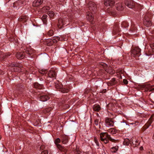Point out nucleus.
Masks as SVG:
<instances>
[{
	"label": "nucleus",
	"instance_id": "nucleus-47",
	"mask_svg": "<svg viewBox=\"0 0 154 154\" xmlns=\"http://www.w3.org/2000/svg\"><path fill=\"white\" fill-rule=\"evenodd\" d=\"M134 141L135 143V146H137L139 145L140 142L137 140H134Z\"/></svg>",
	"mask_w": 154,
	"mask_h": 154
},
{
	"label": "nucleus",
	"instance_id": "nucleus-50",
	"mask_svg": "<svg viewBox=\"0 0 154 154\" xmlns=\"http://www.w3.org/2000/svg\"><path fill=\"white\" fill-rule=\"evenodd\" d=\"M123 82L125 85H127L128 83V81L126 79H124L123 80Z\"/></svg>",
	"mask_w": 154,
	"mask_h": 154
},
{
	"label": "nucleus",
	"instance_id": "nucleus-10",
	"mask_svg": "<svg viewBox=\"0 0 154 154\" xmlns=\"http://www.w3.org/2000/svg\"><path fill=\"white\" fill-rule=\"evenodd\" d=\"M94 13L88 12L86 13L87 19L91 24H94V16H93L92 14Z\"/></svg>",
	"mask_w": 154,
	"mask_h": 154
},
{
	"label": "nucleus",
	"instance_id": "nucleus-32",
	"mask_svg": "<svg viewBox=\"0 0 154 154\" xmlns=\"http://www.w3.org/2000/svg\"><path fill=\"white\" fill-rule=\"evenodd\" d=\"M153 86L150 85H145L146 88H147L146 91H149V92L154 91V88H152Z\"/></svg>",
	"mask_w": 154,
	"mask_h": 154
},
{
	"label": "nucleus",
	"instance_id": "nucleus-54",
	"mask_svg": "<svg viewBox=\"0 0 154 154\" xmlns=\"http://www.w3.org/2000/svg\"><path fill=\"white\" fill-rule=\"evenodd\" d=\"M150 46L152 49H154V43L151 44L150 45Z\"/></svg>",
	"mask_w": 154,
	"mask_h": 154
},
{
	"label": "nucleus",
	"instance_id": "nucleus-25",
	"mask_svg": "<svg viewBox=\"0 0 154 154\" xmlns=\"http://www.w3.org/2000/svg\"><path fill=\"white\" fill-rule=\"evenodd\" d=\"M33 86L34 88L38 89H42L44 86L43 84H39L37 82L34 83Z\"/></svg>",
	"mask_w": 154,
	"mask_h": 154
},
{
	"label": "nucleus",
	"instance_id": "nucleus-53",
	"mask_svg": "<svg viewBox=\"0 0 154 154\" xmlns=\"http://www.w3.org/2000/svg\"><path fill=\"white\" fill-rule=\"evenodd\" d=\"M101 65L103 66V68H105L107 66V65L104 63H102Z\"/></svg>",
	"mask_w": 154,
	"mask_h": 154
},
{
	"label": "nucleus",
	"instance_id": "nucleus-61",
	"mask_svg": "<svg viewBox=\"0 0 154 154\" xmlns=\"http://www.w3.org/2000/svg\"><path fill=\"white\" fill-rule=\"evenodd\" d=\"M39 79L41 81H43L44 80V79L42 78H40Z\"/></svg>",
	"mask_w": 154,
	"mask_h": 154
},
{
	"label": "nucleus",
	"instance_id": "nucleus-29",
	"mask_svg": "<svg viewBox=\"0 0 154 154\" xmlns=\"http://www.w3.org/2000/svg\"><path fill=\"white\" fill-rule=\"evenodd\" d=\"M105 71L107 73L110 74H113L115 73V71L111 67H109L105 69Z\"/></svg>",
	"mask_w": 154,
	"mask_h": 154
},
{
	"label": "nucleus",
	"instance_id": "nucleus-42",
	"mask_svg": "<svg viewBox=\"0 0 154 154\" xmlns=\"http://www.w3.org/2000/svg\"><path fill=\"white\" fill-rule=\"evenodd\" d=\"M24 2V0H19L17 2H16L15 4H17L19 6H21L23 4Z\"/></svg>",
	"mask_w": 154,
	"mask_h": 154
},
{
	"label": "nucleus",
	"instance_id": "nucleus-52",
	"mask_svg": "<svg viewBox=\"0 0 154 154\" xmlns=\"http://www.w3.org/2000/svg\"><path fill=\"white\" fill-rule=\"evenodd\" d=\"M106 92V89H103L101 91L100 93H105Z\"/></svg>",
	"mask_w": 154,
	"mask_h": 154
},
{
	"label": "nucleus",
	"instance_id": "nucleus-35",
	"mask_svg": "<svg viewBox=\"0 0 154 154\" xmlns=\"http://www.w3.org/2000/svg\"><path fill=\"white\" fill-rule=\"evenodd\" d=\"M47 17L48 16L46 14H44L42 18V20L44 24H46Z\"/></svg>",
	"mask_w": 154,
	"mask_h": 154
},
{
	"label": "nucleus",
	"instance_id": "nucleus-56",
	"mask_svg": "<svg viewBox=\"0 0 154 154\" xmlns=\"http://www.w3.org/2000/svg\"><path fill=\"white\" fill-rule=\"evenodd\" d=\"M80 152H81L80 151L77 150L76 151V153H75V154H80Z\"/></svg>",
	"mask_w": 154,
	"mask_h": 154
},
{
	"label": "nucleus",
	"instance_id": "nucleus-55",
	"mask_svg": "<svg viewBox=\"0 0 154 154\" xmlns=\"http://www.w3.org/2000/svg\"><path fill=\"white\" fill-rule=\"evenodd\" d=\"M4 74V71L0 69V74L2 75L3 74Z\"/></svg>",
	"mask_w": 154,
	"mask_h": 154
},
{
	"label": "nucleus",
	"instance_id": "nucleus-38",
	"mask_svg": "<svg viewBox=\"0 0 154 154\" xmlns=\"http://www.w3.org/2000/svg\"><path fill=\"white\" fill-rule=\"evenodd\" d=\"M50 9V8L49 6H45L43 7L42 8V11L44 12H46Z\"/></svg>",
	"mask_w": 154,
	"mask_h": 154
},
{
	"label": "nucleus",
	"instance_id": "nucleus-7",
	"mask_svg": "<svg viewBox=\"0 0 154 154\" xmlns=\"http://www.w3.org/2000/svg\"><path fill=\"white\" fill-rule=\"evenodd\" d=\"M89 10L92 12L95 13L97 11V8L96 4L92 1L89 2L88 4Z\"/></svg>",
	"mask_w": 154,
	"mask_h": 154
},
{
	"label": "nucleus",
	"instance_id": "nucleus-63",
	"mask_svg": "<svg viewBox=\"0 0 154 154\" xmlns=\"http://www.w3.org/2000/svg\"><path fill=\"white\" fill-rule=\"evenodd\" d=\"M97 115L98 116V114L97 113H96Z\"/></svg>",
	"mask_w": 154,
	"mask_h": 154
},
{
	"label": "nucleus",
	"instance_id": "nucleus-60",
	"mask_svg": "<svg viewBox=\"0 0 154 154\" xmlns=\"http://www.w3.org/2000/svg\"><path fill=\"white\" fill-rule=\"evenodd\" d=\"M143 147L142 146H141L140 148V149L141 150H143Z\"/></svg>",
	"mask_w": 154,
	"mask_h": 154
},
{
	"label": "nucleus",
	"instance_id": "nucleus-43",
	"mask_svg": "<svg viewBox=\"0 0 154 154\" xmlns=\"http://www.w3.org/2000/svg\"><path fill=\"white\" fill-rule=\"evenodd\" d=\"M134 139L132 138L131 140V144H130L131 145V146H133L134 147H135V143H134Z\"/></svg>",
	"mask_w": 154,
	"mask_h": 154
},
{
	"label": "nucleus",
	"instance_id": "nucleus-5",
	"mask_svg": "<svg viewBox=\"0 0 154 154\" xmlns=\"http://www.w3.org/2000/svg\"><path fill=\"white\" fill-rule=\"evenodd\" d=\"M9 66L13 68L12 71L15 72H20L21 71L20 65L17 63L13 62L10 64Z\"/></svg>",
	"mask_w": 154,
	"mask_h": 154
},
{
	"label": "nucleus",
	"instance_id": "nucleus-59",
	"mask_svg": "<svg viewBox=\"0 0 154 154\" xmlns=\"http://www.w3.org/2000/svg\"><path fill=\"white\" fill-rule=\"evenodd\" d=\"M11 55V54L9 53H7L6 55V56L7 57H9V56H10Z\"/></svg>",
	"mask_w": 154,
	"mask_h": 154
},
{
	"label": "nucleus",
	"instance_id": "nucleus-18",
	"mask_svg": "<svg viewBox=\"0 0 154 154\" xmlns=\"http://www.w3.org/2000/svg\"><path fill=\"white\" fill-rule=\"evenodd\" d=\"M26 54L25 52H18L17 53L16 56L17 58L19 59H22L26 57Z\"/></svg>",
	"mask_w": 154,
	"mask_h": 154
},
{
	"label": "nucleus",
	"instance_id": "nucleus-21",
	"mask_svg": "<svg viewBox=\"0 0 154 154\" xmlns=\"http://www.w3.org/2000/svg\"><path fill=\"white\" fill-rule=\"evenodd\" d=\"M57 148L61 152H63L64 154H66L67 151V149H66L65 147H64L61 145H58V146L57 147Z\"/></svg>",
	"mask_w": 154,
	"mask_h": 154
},
{
	"label": "nucleus",
	"instance_id": "nucleus-26",
	"mask_svg": "<svg viewBox=\"0 0 154 154\" xmlns=\"http://www.w3.org/2000/svg\"><path fill=\"white\" fill-rule=\"evenodd\" d=\"M116 8L117 10L121 11L124 9V6L121 3H118L116 4Z\"/></svg>",
	"mask_w": 154,
	"mask_h": 154
},
{
	"label": "nucleus",
	"instance_id": "nucleus-41",
	"mask_svg": "<svg viewBox=\"0 0 154 154\" xmlns=\"http://www.w3.org/2000/svg\"><path fill=\"white\" fill-rule=\"evenodd\" d=\"M119 147L117 146H116L115 147H112L111 149L112 150V151L113 152H116V151H117Z\"/></svg>",
	"mask_w": 154,
	"mask_h": 154
},
{
	"label": "nucleus",
	"instance_id": "nucleus-31",
	"mask_svg": "<svg viewBox=\"0 0 154 154\" xmlns=\"http://www.w3.org/2000/svg\"><path fill=\"white\" fill-rule=\"evenodd\" d=\"M131 140H130L128 138H126L124 139L123 142V144L125 146H128L129 144H131Z\"/></svg>",
	"mask_w": 154,
	"mask_h": 154
},
{
	"label": "nucleus",
	"instance_id": "nucleus-2",
	"mask_svg": "<svg viewBox=\"0 0 154 154\" xmlns=\"http://www.w3.org/2000/svg\"><path fill=\"white\" fill-rule=\"evenodd\" d=\"M152 16L151 12H149L146 13L143 20V23L145 26L149 27L151 25V19Z\"/></svg>",
	"mask_w": 154,
	"mask_h": 154
},
{
	"label": "nucleus",
	"instance_id": "nucleus-17",
	"mask_svg": "<svg viewBox=\"0 0 154 154\" xmlns=\"http://www.w3.org/2000/svg\"><path fill=\"white\" fill-rule=\"evenodd\" d=\"M137 31V28L135 27V25L133 23H131V28L130 29L131 34L133 35L136 34Z\"/></svg>",
	"mask_w": 154,
	"mask_h": 154
},
{
	"label": "nucleus",
	"instance_id": "nucleus-64",
	"mask_svg": "<svg viewBox=\"0 0 154 154\" xmlns=\"http://www.w3.org/2000/svg\"><path fill=\"white\" fill-rule=\"evenodd\" d=\"M152 36V38H154V35Z\"/></svg>",
	"mask_w": 154,
	"mask_h": 154
},
{
	"label": "nucleus",
	"instance_id": "nucleus-48",
	"mask_svg": "<svg viewBox=\"0 0 154 154\" xmlns=\"http://www.w3.org/2000/svg\"><path fill=\"white\" fill-rule=\"evenodd\" d=\"M99 119H96L94 120V124L96 125L97 126L98 125Z\"/></svg>",
	"mask_w": 154,
	"mask_h": 154
},
{
	"label": "nucleus",
	"instance_id": "nucleus-3",
	"mask_svg": "<svg viewBox=\"0 0 154 154\" xmlns=\"http://www.w3.org/2000/svg\"><path fill=\"white\" fill-rule=\"evenodd\" d=\"M154 120V114H152L150 118H149L148 121L141 128L140 130L141 133H143L145 131L146 129L149 128L151 125V124Z\"/></svg>",
	"mask_w": 154,
	"mask_h": 154
},
{
	"label": "nucleus",
	"instance_id": "nucleus-12",
	"mask_svg": "<svg viewBox=\"0 0 154 154\" xmlns=\"http://www.w3.org/2000/svg\"><path fill=\"white\" fill-rule=\"evenodd\" d=\"M69 139L68 136L65 134L62 135L61 137L62 143L64 144H66L68 142Z\"/></svg>",
	"mask_w": 154,
	"mask_h": 154
},
{
	"label": "nucleus",
	"instance_id": "nucleus-33",
	"mask_svg": "<svg viewBox=\"0 0 154 154\" xmlns=\"http://www.w3.org/2000/svg\"><path fill=\"white\" fill-rule=\"evenodd\" d=\"M54 34V32L53 30L50 29L47 32L46 35L49 37L53 36Z\"/></svg>",
	"mask_w": 154,
	"mask_h": 154
},
{
	"label": "nucleus",
	"instance_id": "nucleus-40",
	"mask_svg": "<svg viewBox=\"0 0 154 154\" xmlns=\"http://www.w3.org/2000/svg\"><path fill=\"white\" fill-rule=\"evenodd\" d=\"M48 14L51 18H53L54 15V13L52 11H48Z\"/></svg>",
	"mask_w": 154,
	"mask_h": 154
},
{
	"label": "nucleus",
	"instance_id": "nucleus-8",
	"mask_svg": "<svg viewBox=\"0 0 154 154\" xmlns=\"http://www.w3.org/2000/svg\"><path fill=\"white\" fill-rule=\"evenodd\" d=\"M141 50L138 47H136L132 49L131 53L135 57H139L141 54Z\"/></svg>",
	"mask_w": 154,
	"mask_h": 154
},
{
	"label": "nucleus",
	"instance_id": "nucleus-39",
	"mask_svg": "<svg viewBox=\"0 0 154 154\" xmlns=\"http://www.w3.org/2000/svg\"><path fill=\"white\" fill-rule=\"evenodd\" d=\"M109 131L112 134H115L118 131L114 128H112L109 129Z\"/></svg>",
	"mask_w": 154,
	"mask_h": 154
},
{
	"label": "nucleus",
	"instance_id": "nucleus-27",
	"mask_svg": "<svg viewBox=\"0 0 154 154\" xmlns=\"http://www.w3.org/2000/svg\"><path fill=\"white\" fill-rule=\"evenodd\" d=\"M117 83V81L116 80V79L113 78L109 81L107 82V85L109 86H112L115 85Z\"/></svg>",
	"mask_w": 154,
	"mask_h": 154
},
{
	"label": "nucleus",
	"instance_id": "nucleus-57",
	"mask_svg": "<svg viewBox=\"0 0 154 154\" xmlns=\"http://www.w3.org/2000/svg\"><path fill=\"white\" fill-rule=\"evenodd\" d=\"M152 151L151 150L149 151L147 153V154H152Z\"/></svg>",
	"mask_w": 154,
	"mask_h": 154
},
{
	"label": "nucleus",
	"instance_id": "nucleus-16",
	"mask_svg": "<svg viewBox=\"0 0 154 154\" xmlns=\"http://www.w3.org/2000/svg\"><path fill=\"white\" fill-rule=\"evenodd\" d=\"M48 78H53L56 79L57 75V73L55 71L53 70H50L48 72Z\"/></svg>",
	"mask_w": 154,
	"mask_h": 154
},
{
	"label": "nucleus",
	"instance_id": "nucleus-24",
	"mask_svg": "<svg viewBox=\"0 0 154 154\" xmlns=\"http://www.w3.org/2000/svg\"><path fill=\"white\" fill-rule=\"evenodd\" d=\"M43 2V0H35L33 2V5L34 6L38 7L42 5Z\"/></svg>",
	"mask_w": 154,
	"mask_h": 154
},
{
	"label": "nucleus",
	"instance_id": "nucleus-6",
	"mask_svg": "<svg viewBox=\"0 0 154 154\" xmlns=\"http://www.w3.org/2000/svg\"><path fill=\"white\" fill-rule=\"evenodd\" d=\"M100 139L101 141L103 142L104 143L107 144L109 143L108 140H104V138L108 137V138L111 139V136L107 132H102L100 134Z\"/></svg>",
	"mask_w": 154,
	"mask_h": 154
},
{
	"label": "nucleus",
	"instance_id": "nucleus-22",
	"mask_svg": "<svg viewBox=\"0 0 154 154\" xmlns=\"http://www.w3.org/2000/svg\"><path fill=\"white\" fill-rule=\"evenodd\" d=\"M92 109L94 111L99 112L101 109V107L98 104H95L92 106Z\"/></svg>",
	"mask_w": 154,
	"mask_h": 154
},
{
	"label": "nucleus",
	"instance_id": "nucleus-46",
	"mask_svg": "<svg viewBox=\"0 0 154 154\" xmlns=\"http://www.w3.org/2000/svg\"><path fill=\"white\" fill-rule=\"evenodd\" d=\"M52 108L51 107H48V108L45 109V111L47 112H50L52 110Z\"/></svg>",
	"mask_w": 154,
	"mask_h": 154
},
{
	"label": "nucleus",
	"instance_id": "nucleus-14",
	"mask_svg": "<svg viewBox=\"0 0 154 154\" xmlns=\"http://www.w3.org/2000/svg\"><path fill=\"white\" fill-rule=\"evenodd\" d=\"M46 44L48 46H51L54 44L56 43L57 41L56 40L55 37L53 39H48L45 42Z\"/></svg>",
	"mask_w": 154,
	"mask_h": 154
},
{
	"label": "nucleus",
	"instance_id": "nucleus-1",
	"mask_svg": "<svg viewBox=\"0 0 154 154\" xmlns=\"http://www.w3.org/2000/svg\"><path fill=\"white\" fill-rule=\"evenodd\" d=\"M71 20V19L69 18V17L68 16L66 17H65L59 18L57 25L59 29H61L63 28L64 25L65 24L68 25L69 23Z\"/></svg>",
	"mask_w": 154,
	"mask_h": 154
},
{
	"label": "nucleus",
	"instance_id": "nucleus-11",
	"mask_svg": "<svg viewBox=\"0 0 154 154\" xmlns=\"http://www.w3.org/2000/svg\"><path fill=\"white\" fill-rule=\"evenodd\" d=\"M125 5L128 8H133L134 7V2L132 0H125Z\"/></svg>",
	"mask_w": 154,
	"mask_h": 154
},
{
	"label": "nucleus",
	"instance_id": "nucleus-45",
	"mask_svg": "<svg viewBox=\"0 0 154 154\" xmlns=\"http://www.w3.org/2000/svg\"><path fill=\"white\" fill-rule=\"evenodd\" d=\"M47 71L46 70L42 69L39 71V72L41 74H44L46 73Z\"/></svg>",
	"mask_w": 154,
	"mask_h": 154
},
{
	"label": "nucleus",
	"instance_id": "nucleus-44",
	"mask_svg": "<svg viewBox=\"0 0 154 154\" xmlns=\"http://www.w3.org/2000/svg\"><path fill=\"white\" fill-rule=\"evenodd\" d=\"M62 107L64 109H66L69 107V105L68 104H64L63 105Z\"/></svg>",
	"mask_w": 154,
	"mask_h": 154
},
{
	"label": "nucleus",
	"instance_id": "nucleus-49",
	"mask_svg": "<svg viewBox=\"0 0 154 154\" xmlns=\"http://www.w3.org/2000/svg\"><path fill=\"white\" fill-rule=\"evenodd\" d=\"M48 152L47 150H45L43 151L41 153V154H48Z\"/></svg>",
	"mask_w": 154,
	"mask_h": 154
},
{
	"label": "nucleus",
	"instance_id": "nucleus-51",
	"mask_svg": "<svg viewBox=\"0 0 154 154\" xmlns=\"http://www.w3.org/2000/svg\"><path fill=\"white\" fill-rule=\"evenodd\" d=\"M94 141H95V143H96V145L99 146V143L98 141V140H96V139H94Z\"/></svg>",
	"mask_w": 154,
	"mask_h": 154
},
{
	"label": "nucleus",
	"instance_id": "nucleus-37",
	"mask_svg": "<svg viewBox=\"0 0 154 154\" xmlns=\"http://www.w3.org/2000/svg\"><path fill=\"white\" fill-rule=\"evenodd\" d=\"M61 141V139L59 138H57L54 140V143L57 147L58 145H60L59 143H60Z\"/></svg>",
	"mask_w": 154,
	"mask_h": 154
},
{
	"label": "nucleus",
	"instance_id": "nucleus-4",
	"mask_svg": "<svg viewBox=\"0 0 154 154\" xmlns=\"http://www.w3.org/2000/svg\"><path fill=\"white\" fill-rule=\"evenodd\" d=\"M55 86L56 89L63 93H67L69 91V89L68 88H63V85L59 81L55 82Z\"/></svg>",
	"mask_w": 154,
	"mask_h": 154
},
{
	"label": "nucleus",
	"instance_id": "nucleus-28",
	"mask_svg": "<svg viewBox=\"0 0 154 154\" xmlns=\"http://www.w3.org/2000/svg\"><path fill=\"white\" fill-rule=\"evenodd\" d=\"M120 31L118 24H115L113 29V33H115V34H116L117 32H119Z\"/></svg>",
	"mask_w": 154,
	"mask_h": 154
},
{
	"label": "nucleus",
	"instance_id": "nucleus-36",
	"mask_svg": "<svg viewBox=\"0 0 154 154\" xmlns=\"http://www.w3.org/2000/svg\"><path fill=\"white\" fill-rule=\"evenodd\" d=\"M65 99V98H62L60 99V102H59V105L60 106L63 105L66 103Z\"/></svg>",
	"mask_w": 154,
	"mask_h": 154
},
{
	"label": "nucleus",
	"instance_id": "nucleus-20",
	"mask_svg": "<svg viewBox=\"0 0 154 154\" xmlns=\"http://www.w3.org/2000/svg\"><path fill=\"white\" fill-rule=\"evenodd\" d=\"M25 53L26 55L25 57L26 58L27 57L32 58H33V56L34 55V51H33L31 50H28L26 51L25 52Z\"/></svg>",
	"mask_w": 154,
	"mask_h": 154
},
{
	"label": "nucleus",
	"instance_id": "nucleus-58",
	"mask_svg": "<svg viewBox=\"0 0 154 154\" xmlns=\"http://www.w3.org/2000/svg\"><path fill=\"white\" fill-rule=\"evenodd\" d=\"M44 148V146L43 145H42V146H41L40 147V149L41 150H42Z\"/></svg>",
	"mask_w": 154,
	"mask_h": 154
},
{
	"label": "nucleus",
	"instance_id": "nucleus-9",
	"mask_svg": "<svg viewBox=\"0 0 154 154\" xmlns=\"http://www.w3.org/2000/svg\"><path fill=\"white\" fill-rule=\"evenodd\" d=\"M105 122L106 126H113L114 125V122L113 119L106 117L105 119Z\"/></svg>",
	"mask_w": 154,
	"mask_h": 154
},
{
	"label": "nucleus",
	"instance_id": "nucleus-13",
	"mask_svg": "<svg viewBox=\"0 0 154 154\" xmlns=\"http://www.w3.org/2000/svg\"><path fill=\"white\" fill-rule=\"evenodd\" d=\"M115 0H104V3L106 6L112 7L115 5Z\"/></svg>",
	"mask_w": 154,
	"mask_h": 154
},
{
	"label": "nucleus",
	"instance_id": "nucleus-34",
	"mask_svg": "<svg viewBox=\"0 0 154 154\" xmlns=\"http://www.w3.org/2000/svg\"><path fill=\"white\" fill-rule=\"evenodd\" d=\"M104 140H108L109 142V141H111L112 142H113V143H117V142H119V140H115V139H113L111 137V139L108 138V137H106V138H104Z\"/></svg>",
	"mask_w": 154,
	"mask_h": 154
},
{
	"label": "nucleus",
	"instance_id": "nucleus-30",
	"mask_svg": "<svg viewBox=\"0 0 154 154\" xmlns=\"http://www.w3.org/2000/svg\"><path fill=\"white\" fill-rule=\"evenodd\" d=\"M121 26L122 28H128L129 26V24L127 21H123L122 22Z\"/></svg>",
	"mask_w": 154,
	"mask_h": 154
},
{
	"label": "nucleus",
	"instance_id": "nucleus-19",
	"mask_svg": "<svg viewBox=\"0 0 154 154\" xmlns=\"http://www.w3.org/2000/svg\"><path fill=\"white\" fill-rule=\"evenodd\" d=\"M28 18L26 15L21 16L19 18L18 20L19 22L24 23L27 22L28 20Z\"/></svg>",
	"mask_w": 154,
	"mask_h": 154
},
{
	"label": "nucleus",
	"instance_id": "nucleus-62",
	"mask_svg": "<svg viewBox=\"0 0 154 154\" xmlns=\"http://www.w3.org/2000/svg\"><path fill=\"white\" fill-rule=\"evenodd\" d=\"M2 54V51H0V55H1V54Z\"/></svg>",
	"mask_w": 154,
	"mask_h": 154
},
{
	"label": "nucleus",
	"instance_id": "nucleus-23",
	"mask_svg": "<svg viewBox=\"0 0 154 154\" xmlns=\"http://www.w3.org/2000/svg\"><path fill=\"white\" fill-rule=\"evenodd\" d=\"M55 38L56 40L57 41V42L59 41H63L66 40V36L63 35H61L60 36V37H55Z\"/></svg>",
	"mask_w": 154,
	"mask_h": 154
},
{
	"label": "nucleus",
	"instance_id": "nucleus-15",
	"mask_svg": "<svg viewBox=\"0 0 154 154\" xmlns=\"http://www.w3.org/2000/svg\"><path fill=\"white\" fill-rule=\"evenodd\" d=\"M39 99L42 101L45 102L48 100L50 99L49 95L47 94H43L39 97Z\"/></svg>",
	"mask_w": 154,
	"mask_h": 154
}]
</instances>
